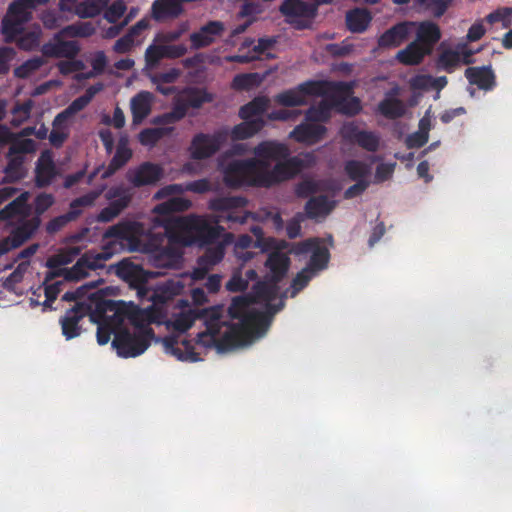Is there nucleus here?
I'll list each match as a JSON object with an SVG mask.
<instances>
[{"label":"nucleus","instance_id":"nucleus-1","mask_svg":"<svg viewBox=\"0 0 512 512\" xmlns=\"http://www.w3.org/2000/svg\"><path fill=\"white\" fill-rule=\"evenodd\" d=\"M253 299L249 295L236 296L228 307L231 319L237 323L227 326L222 338H219V349L232 348L248 343L253 337L269 325L271 318L284 307V301L268 304L267 311L251 308Z\"/></svg>","mask_w":512,"mask_h":512},{"label":"nucleus","instance_id":"nucleus-2","mask_svg":"<svg viewBox=\"0 0 512 512\" xmlns=\"http://www.w3.org/2000/svg\"><path fill=\"white\" fill-rule=\"evenodd\" d=\"M191 206L189 200L181 197H172L165 202L155 206L154 213L162 219L157 218V222L161 223L167 230L172 227H183L190 230L198 242L200 247L214 244L219 238L225 234V229L214 222V215L211 220L201 216H190L187 218L177 217L176 212H184Z\"/></svg>","mask_w":512,"mask_h":512},{"label":"nucleus","instance_id":"nucleus-3","mask_svg":"<svg viewBox=\"0 0 512 512\" xmlns=\"http://www.w3.org/2000/svg\"><path fill=\"white\" fill-rule=\"evenodd\" d=\"M196 320H202L205 330L197 334L196 342L204 347L219 348V334L225 322L222 320L219 307L195 308L181 313L174 320L173 326L179 332H186Z\"/></svg>","mask_w":512,"mask_h":512},{"label":"nucleus","instance_id":"nucleus-4","mask_svg":"<svg viewBox=\"0 0 512 512\" xmlns=\"http://www.w3.org/2000/svg\"><path fill=\"white\" fill-rule=\"evenodd\" d=\"M342 82H329L321 80H308L294 88L278 93L274 100L284 107H297L307 104V96H323L330 90H340Z\"/></svg>","mask_w":512,"mask_h":512},{"label":"nucleus","instance_id":"nucleus-5","mask_svg":"<svg viewBox=\"0 0 512 512\" xmlns=\"http://www.w3.org/2000/svg\"><path fill=\"white\" fill-rule=\"evenodd\" d=\"M96 312L101 316L107 312H113V317L118 323L128 319L129 322L135 327V331H142L145 329H152L150 324V314L133 304H126L124 301H115L103 299L96 303Z\"/></svg>","mask_w":512,"mask_h":512},{"label":"nucleus","instance_id":"nucleus-6","mask_svg":"<svg viewBox=\"0 0 512 512\" xmlns=\"http://www.w3.org/2000/svg\"><path fill=\"white\" fill-rule=\"evenodd\" d=\"M248 200L243 196L216 197L209 201L208 208L217 214L214 215L216 224L230 222L244 224L252 213L244 210Z\"/></svg>","mask_w":512,"mask_h":512},{"label":"nucleus","instance_id":"nucleus-7","mask_svg":"<svg viewBox=\"0 0 512 512\" xmlns=\"http://www.w3.org/2000/svg\"><path fill=\"white\" fill-rule=\"evenodd\" d=\"M259 177L260 161L252 158L231 161L223 170V181L229 188L258 187Z\"/></svg>","mask_w":512,"mask_h":512},{"label":"nucleus","instance_id":"nucleus-8","mask_svg":"<svg viewBox=\"0 0 512 512\" xmlns=\"http://www.w3.org/2000/svg\"><path fill=\"white\" fill-rule=\"evenodd\" d=\"M154 335L153 329L134 331L133 333L127 328L119 329L115 332L112 346L121 357H137L148 349Z\"/></svg>","mask_w":512,"mask_h":512},{"label":"nucleus","instance_id":"nucleus-9","mask_svg":"<svg viewBox=\"0 0 512 512\" xmlns=\"http://www.w3.org/2000/svg\"><path fill=\"white\" fill-rule=\"evenodd\" d=\"M302 168V160L298 157H288L277 161L272 169L267 161H260V182L258 187H271L274 184L295 176Z\"/></svg>","mask_w":512,"mask_h":512},{"label":"nucleus","instance_id":"nucleus-10","mask_svg":"<svg viewBox=\"0 0 512 512\" xmlns=\"http://www.w3.org/2000/svg\"><path fill=\"white\" fill-rule=\"evenodd\" d=\"M279 12L291 27L305 30L311 27L317 14V6L304 0H283Z\"/></svg>","mask_w":512,"mask_h":512},{"label":"nucleus","instance_id":"nucleus-11","mask_svg":"<svg viewBox=\"0 0 512 512\" xmlns=\"http://www.w3.org/2000/svg\"><path fill=\"white\" fill-rule=\"evenodd\" d=\"M228 133L224 130L215 131L213 134L198 133L194 135L189 148L191 158L203 160L216 154L227 140Z\"/></svg>","mask_w":512,"mask_h":512},{"label":"nucleus","instance_id":"nucleus-12","mask_svg":"<svg viewBox=\"0 0 512 512\" xmlns=\"http://www.w3.org/2000/svg\"><path fill=\"white\" fill-rule=\"evenodd\" d=\"M213 100L214 95L206 88L187 86L177 92L173 103L182 110V116L185 118L190 108L199 109L205 103H211Z\"/></svg>","mask_w":512,"mask_h":512},{"label":"nucleus","instance_id":"nucleus-13","mask_svg":"<svg viewBox=\"0 0 512 512\" xmlns=\"http://www.w3.org/2000/svg\"><path fill=\"white\" fill-rule=\"evenodd\" d=\"M96 198V193L89 192L72 200L70 203V210L67 213L54 217L46 224V232L48 234H55L64 228L69 222L75 221L82 214V208L92 206Z\"/></svg>","mask_w":512,"mask_h":512},{"label":"nucleus","instance_id":"nucleus-14","mask_svg":"<svg viewBox=\"0 0 512 512\" xmlns=\"http://www.w3.org/2000/svg\"><path fill=\"white\" fill-rule=\"evenodd\" d=\"M142 226L135 221H120L119 223L110 226L104 232L105 239H114L115 241L123 244L126 243L131 251H136L140 246L139 236L141 234Z\"/></svg>","mask_w":512,"mask_h":512},{"label":"nucleus","instance_id":"nucleus-15","mask_svg":"<svg viewBox=\"0 0 512 512\" xmlns=\"http://www.w3.org/2000/svg\"><path fill=\"white\" fill-rule=\"evenodd\" d=\"M341 135L345 141L356 143L369 152H376L379 148V137L374 132L360 130L354 123L344 124Z\"/></svg>","mask_w":512,"mask_h":512},{"label":"nucleus","instance_id":"nucleus-16","mask_svg":"<svg viewBox=\"0 0 512 512\" xmlns=\"http://www.w3.org/2000/svg\"><path fill=\"white\" fill-rule=\"evenodd\" d=\"M224 31L225 25L223 22L218 20L208 21L198 31L190 34L191 48L199 50L210 46L218 37L223 35Z\"/></svg>","mask_w":512,"mask_h":512},{"label":"nucleus","instance_id":"nucleus-17","mask_svg":"<svg viewBox=\"0 0 512 512\" xmlns=\"http://www.w3.org/2000/svg\"><path fill=\"white\" fill-rule=\"evenodd\" d=\"M416 27V22L402 21L387 29L378 38L380 48H396L404 43Z\"/></svg>","mask_w":512,"mask_h":512},{"label":"nucleus","instance_id":"nucleus-18","mask_svg":"<svg viewBox=\"0 0 512 512\" xmlns=\"http://www.w3.org/2000/svg\"><path fill=\"white\" fill-rule=\"evenodd\" d=\"M163 175L162 168L151 162H144L127 172L126 178L134 187H142L157 183Z\"/></svg>","mask_w":512,"mask_h":512},{"label":"nucleus","instance_id":"nucleus-19","mask_svg":"<svg viewBox=\"0 0 512 512\" xmlns=\"http://www.w3.org/2000/svg\"><path fill=\"white\" fill-rule=\"evenodd\" d=\"M58 169L53 159V155L49 150L43 151L35 166L34 183L37 188H45L52 184L58 176Z\"/></svg>","mask_w":512,"mask_h":512},{"label":"nucleus","instance_id":"nucleus-20","mask_svg":"<svg viewBox=\"0 0 512 512\" xmlns=\"http://www.w3.org/2000/svg\"><path fill=\"white\" fill-rule=\"evenodd\" d=\"M327 128L323 124L303 122L297 125L289 134V137L298 143L314 145L325 137Z\"/></svg>","mask_w":512,"mask_h":512},{"label":"nucleus","instance_id":"nucleus-21","mask_svg":"<svg viewBox=\"0 0 512 512\" xmlns=\"http://www.w3.org/2000/svg\"><path fill=\"white\" fill-rule=\"evenodd\" d=\"M163 346L167 354L175 356L178 360L190 362L200 360L190 340H179L178 337L167 336L163 339Z\"/></svg>","mask_w":512,"mask_h":512},{"label":"nucleus","instance_id":"nucleus-22","mask_svg":"<svg viewBox=\"0 0 512 512\" xmlns=\"http://www.w3.org/2000/svg\"><path fill=\"white\" fill-rule=\"evenodd\" d=\"M86 316V307L83 304L76 305L68 309L65 315L60 319L62 334L67 340L78 337L81 334L79 322Z\"/></svg>","mask_w":512,"mask_h":512},{"label":"nucleus","instance_id":"nucleus-23","mask_svg":"<svg viewBox=\"0 0 512 512\" xmlns=\"http://www.w3.org/2000/svg\"><path fill=\"white\" fill-rule=\"evenodd\" d=\"M63 37H53V41H49L42 46V54L51 58H74L80 51V47L76 41L62 40Z\"/></svg>","mask_w":512,"mask_h":512},{"label":"nucleus","instance_id":"nucleus-24","mask_svg":"<svg viewBox=\"0 0 512 512\" xmlns=\"http://www.w3.org/2000/svg\"><path fill=\"white\" fill-rule=\"evenodd\" d=\"M253 153L258 161H280L286 159L290 155L288 147L275 141H262L255 146Z\"/></svg>","mask_w":512,"mask_h":512},{"label":"nucleus","instance_id":"nucleus-25","mask_svg":"<svg viewBox=\"0 0 512 512\" xmlns=\"http://www.w3.org/2000/svg\"><path fill=\"white\" fill-rule=\"evenodd\" d=\"M465 77L471 85H476L481 90L491 91L496 86V76L491 66L468 67Z\"/></svg>","mask_w":512,"mask_h":512},{"label":"nucleus","instance_id":"nucleus-26","mask_svg":"<svg viewBox=\"0 0 512 512\" xmlns=\"http://www.w3.org/2000/svg\"><path fill=\"white\" fill-rule=\"evenodd\" d=\"M416 39L428 52H432L434 46L441 39V31L437 24L431 21L416 23Z\"/></svg>","mask_w":512,"mask_h":512},{"label":"nucleus","instance_id":"nucleus-27","mask_svg":"<svg viewBox=\"0 0 512 512\" xmlns=\"http://www.w3.org/2000/svg\"><path fill=\"white\" fill-rule=\"evenodd\" d=\"M111 256L112 253L108 251L99 253L86 252L73 266V271H76L77 274H81V279H83L88 275L87 269L96 270L104 267L105 262L109 260Z\"/></svg>","mask_w":512,"mask_h":512},{"label":"nucleus","instance_id":"nucleus-28","mask_svg":"<svg viewBox=\"0 0 512 512\" xmlns=\"http://www.w3.org/2000/svg\"><path fill=\"white\" fill-rule=\"evenodd\" d=\"M290 263V258L287 254L278 249L272 251L265 262V266L270 273L269 278L273 279L274 282L282 281L288 272Z\"/></svg>","mask_w":512,"mask_h":512},{"label":"nucleus","instance_id":"nucleus-29","mask_svg":"<svg viewBox=\"0 0 512 512\" xmlns=\"http://www.w3.org/2000/svg\"><path fill=\"white\" fill-rule=\"evenodd\" d=\"M278 283L274 282L271 278L258 281L254 284L251 293L248 295L253 299V303L265 302V311H267V305L272 304L271 302L277 297Z\"/></svg>","mask_w":512,"mask_h":512},{"label":"nucleus","instance_id":"nucleus-30","mask_svg":"<svg viewBox=\"0 0 512 512\" xmlns=\"http://www.w3.org/2000/svg\"><path fill=\"white\" fill-rule=\"evenodd\" d=\"M153 101V94L148 91H141L131 99V113L134 125L142 121L150 114Z\"/></svg>","mask_w":512,"mask_h":512},{"label":"nucleus","instance_id":"nucleus-31","mask_svg":"<svg viewBox=\"0 0 512 512\" xmlns=\"http://www.w3.org/2000/svg\"><path fill=\"white\" fill-rule=\"evenodd\" d=\"M233 241V234L225 233L221 241L214 244L206 245V249L199 257L201 263H204L211 268L220 263L225 255L226 246Z\"/></svg>","mask_w":512,"mask_h":512},{"label":"nucleus","instance_id":"nucleus-32","mask_svg":"<svg viewBox=\"0 0 512 512\" xmlns=\"http://www.w3.org/2000/svg\"><path fill=\"white\" fill-rule=\"evenodd\" d=\"M336 206V201L326 195L311 197L305 204V212L308 218L317 219L329 215Z\"/></svg>","mask_w":512,"mask_h":512},{"label":"nucleus","instance_id":"nucleus-33","mask_svg":"<svg viewBox=\"0 0 512 512\" xmlns=\"http://www.w3.org/2000/svg\"><path fill=\"white\" fill-rule=\"evenodd\" d=\"M40 224V217L34 216L23 221L17 227L12 229L8 237L11 239L13 244H15L16 248H18L35 234V232L40 227Z\"/></svg>","mask_w":512,"mask_h":512},{"label":"nucleus","instance_id":"nucleus-34","mask_svg":"<svg viewBox=\"0 0 512 512\" xmlns=\"http://www.w3.org/2000/svg\"><path fill=\"white\" fill-rule=\"evenodd\" d=\"M127 145V138H120L116 148V152L110 160L108 167L104 171L102 178L105 179L111 177L117 170L122 168L131 159L132 150Z\"/></svg>","mask_w":512,"mask_h":512},{"label":"nucleus","instance_id":"nucleus-35","mask_svg":"<svg viewBox=\"0 0 512 512\" xmlns=\"http://www.w3.org/2000/svg\"><path fill=\"white\" fill-rule=\"evenodd\" d=\"M6 158L8 162L3 170L4 177L1 183L9 184L22 180L26 176L25 157L22 155L8 156L7 153Z\"/></svg>","mask_w":512,"mask_h":512},{"label":"nucleus","instance_id":"nucleus-36","mask_svg":"<svg viewBox=\"0 0 512 512\" xmlns=\"http://www.w3.org/2000/svg\"><path fill=\"white\" fill-rule=\"evenodd\" d=\"M151 10L153 18L161 21L178 17L183 12V7L179 0H155Z\"/></svg>","mask_w":512,"mask_h":512},{"label":"nucleus","instance_id":"nucleus-37","mask_svg":"<svg viewBox=\"0 0 512 512\" xmlns=\"http://www.w3.org/2000/svg\"><path fill=\"white\" fill-rule=\"evenodd\" d=\"M116 273L119 277L137 286L139 290L142 289L143 284L146 282L144 270L138 265L125 260L117 264Z\"/></svg>","mask_w":512,"mask_h":512},{"label":"nucleus","instance_id":"nucleus-38","mask_svg":"<svg viewBox=\"0 0 512 512\" xmlns=\"http://www.w3.org/2000/svg\"><path fill=\"white\" fill-rule=\"evenodd\" d=\"M421 43L415 40L409 43L404 49L398 51L396 59L404 65H418L425 56L430 55Z\"/></svg>","mask_w":512,"mask_h":512},{"label":"nucleus","instance_id":"nucleus-39","mask_svg":"<svg viewBox=\"0 0 512 512\" xmlns=\"http://www.w3.org/2000/svg\"><path fill=\"white\" fill-rule=\"evenodd\" d=\"M265 126V121L261 117L255 119H247L235 125L231 130V138L233 140H245L255 134Z\"/></svg>","mask_w":512,"mask_h":512},{"label":"nucleus","instance_id":"nucleus-40","mask_svg":"<svg viewBox=\"0 0 512 512\" xmlns=\"http://www.w3.org/2000/svg\"><path fill=\"white\" fill-rule=\"evenodd\" d=\"M371 20L372 16L366 9L355 8L346 14L347 28L353 33L364 32L368 28Z\"/></svg>","mask_w":512,"mask_h":512},{"label":"nucleus","instance_id":"nucleus-41","mask_svg":"<svg viewBox=\"0 0 512 512\" xmlns=\"http://www.w3.org/2000/svg\"><path fill=\"white\" fill-rule=\"evenodd\" d=\"M337 102L322 100L317 105L309 107L305 111V121L316 124L326 123L331 118V112Z\"/></svg>","mask_w":512,"mask_h":512},{"label":"nucleus","instance_id":"nucleus-42","mask_svg":"<svg viewBox=\"0 0 512 512\" xmlns=\"http://www.w3.org/2000/svg\"><path fill=\"white\" fill-rule=\"evenodd\" d=\"M378 112L387 119L395 120L405 115L406 106L396 97H385L378 104Z\"/></svg>","mask_w":512,"mask_h":512},{"label":"nucleus","instance_id":"nucleus-43","mask_svg":"<svg viewBox=\"0 0 512 512\" xmlns=\"http://www.w3.org/2000/svg\"><path fill=\"white\" fill-rule=\"evenodd\" d=\"M181 254L173 247L166 246L162 248H156L153 251V264L159 268H169L174 266L179 259Z\"/></svg>","mask_w":512,"mask_h":512},{"label":"nucleus","instance_id":"nucleus-44","mask_svg":"<svg viewBox=\"0 0 512 512\" xmlns=\"http://www.w3.org/2000/svg\"><path fill=\"white\" fill-rule=\"evenodd\" d=\"M268 106V97L257 96L240 108L239 116L243 120L254 119L253 117L262 115L267 110Z\"/></svg>","mask_w":512,"mask_h":512},{"label":"nucleus","instance_id":"nucleus-45","mask_svg":"<svg viewBox=\"0 0 512 512\" xmlns=\"http://www.w3.org/2000/svg\"><path fill=\"white\" fill-rule=\"evenodd\" d=\"M264 75L257 72L241 73L234 76L231 88L236 91H249L261 85Z\"/></svg>","mask_w":512,"mask_h":512},{"label":"nucleus","instance_id":"nucleus-46","mask_svg":"<svg viewBox=\"0 0 512 512\" xmlns=\"http://www.w3.org/2000/svg\"><path fill=\"white\" fill-rule=\"evenodd\" d=\"M28 198L29 193L27 191L22 192L18 197L2 208L0 210V222L8 221L17 215L24 213Z\"/></svg>","mask_w":512,"mask_h":512},{"label":"nucleus","instance_id":"nucleus-47","mask_svg":"<svg viewBox=\"0 0 512 512\" xmlns=\"http://www.w3.org/2000/svg\"><path fill=\"white\" fill-rule=\"evenodd\" d=\"M329 260V250L320 242L313 249L306 268L317 274L319 271H322L327 268Z\"/></svg>","mask_w":512,"mask_h":512},{"label":"nucleus","instance_id":"nucleus-48","mask_svg":"<svg viewBox=\"0 0 512 512\" xmlns=\"http://www.w3.org/2000/svg\"><path fill=\"white\" fill-rule=\"evenodd\" d=\"M173 131L174 127L145 128L138 134V140L143 146L153 147Z\"/></svg>","mask_w":512,"mask_h":512},{"label":"nucleus","instance_id":"nucleus-49","mask_svg":"<svg viewBox=\"0 0 512 512\" xmlns=\"http://www.w3.org/2000/svg\"><path fill=\"white\" fill-rule=\"evenodd\" d=\"M42 30L39 25L34 26L31 30L19 34L14 41L18 48L25 51H32L40 44Z\"/></svg>","mask_w":512,"mask_h":512},{"label":"nucleus","instance_id":"nucleus-50","mask_svg":"<svg viewBox=\"0 0 512 512\" xmlns=\"http://www.w3.org/2000/svg\"><path fill=\"white\" fill-rule=\"evenodd\" d=\"M25 24L26 22L6 14L1 22V32L5 42H14L16 37L23 32Z\"/></svg>","mask_w":512,"mask_h":512},{"label":"nucleus","instance_id":"nucleus-51","mask_svg":"<svg viewBox=\"0 0 512 512\" xmlns=\"http://www.w3.org/2000/svg\"><path fill=\"white\" fill-rule=\"evenodd\" d=\"M110 0H84L77 5L75 14L80 18H94L108 6Z\"/></svg>","mask_w":512,"mask_h":512},{"label":"nucleus","instance_id":"nucleus-52","mask_svg":"<svg viewBox=\"0 0 512 512\" xmlns=\"http://www.w3.org/2000/svg\"><path fill=\"white\" fill-rule=\"evenodd\" d=\"M183 285L179 281L168 280L154 291L152 299L155 302L166 303L174 296L180 294Z\"/></svg>","mask_w":512,"mask_h":512},{"label":"nucleus","instance_id":"nucleus-53","mask_svg":"<svg viewBox=\"0 0 512 512\" xmlns=\"http://www.w3.org/2000/svg\"><path fill=\"white\" fill-rule=\"evenodd\" d=\"M8 156L32 154L36 151V142L30 138H21L14 133L13 139L9 142Z\"/></svg>","mask_w":512,"mask_h":512},{"label":"nucleus","instance_id":"nucleus-54","mask_svg":"<svg viewBox=\"0 0 512 512\" xmlns=\"http://www.w3.org/2000/svg\"><path fill=\"white\" fill-rule=\"evenodd\" d=\"M95 32L91 23L83 22L71 24L62 28L56 33V38L59 37H89Z\"/></svg>","mask_w":512,"mask_h":512},{"label":"nucleus","instance_id":"nucleus-55","mask_svg":"<svg viewBox=\"0 0 512 512\" xmlns=\"http://www.w3.org/2000/svg\"><path fill=\"white\" fill-rule=\"evenodd\" d=\"M44 65L42 57L35 56L23 62L14 69V76L19 79H27Z\"/></svg>","mask_w":512,"mask_h":512},{"label":"nucleus","instance_id":"nucleus-56","mask_svg":"<svg viewBox=\"0 0 512 512\" xmlns=\"http://www.w3.org/2000/svg\"><path fill=\"white\" fill-rule=\"evenodd\" d=\"M52 126L53 129L49 134L50 144L55 148H60L69 137V130L66 125V121H60L57 123L55 117L52 122Z\"/></svg>","mask_w":512,"mask_h":512},{"label":"nucleus","instance_id":"nucleus-57","mask_svg":"<svg viewBox=\"0 0 512 512\" xmlns=\"http://www.w3.org/2000/svg\"><path fill=\"white\" fill-rule=\"evenodd\" d=\"M345 173L352 181L366 179L370 173V167L359 160H349L344 166Z\"/></svg>","mask_w":512,"mask_h":512},{"label":"nucleus","instance_id":"nucleus-58","mask_svg":"<svg viewBox=\"0 0 512 512\" xmlns=\"http://www.w3.org/2000/svg\"><path fill=\"white\" fill-rule=\"evenodd\" d=\"M109 198H115L109 205L119 215L131 202L132 196L128 190L122 188H114L109 191Z\"/></svg>","mask_w":512,"mask_h":512},{"label":"nucleus","instance_id":"nucleus-59","mask_svg":"<svg viewBox=\"0 0 512 512\" xmlns=\"http://www.w3.org/2000/svg\"><path fill=\"white\" fill-rule=\"evenodd\" d=\"M33 108V101L28 99L23 103H17L12 109L13 118L11 120L12 126L18 127L26 120L29 119L31 110Z\"/></svg>","mask_w":512,"mask_h":512},{"label":"nucleus","instance_id":"nucleus-60","mask_svg":"<svg viewBox=\"0 0 512 512\" xmlns=\"http://www.w3.org/2000/svg\"><path fill=\"white\" fill-rule=\"evenodd\" d=\"M90 102L81 95L74 99L68 107L56 115V122L67 121L69 118L83 110Z\"/></svg>","mask_w":512,"mask_h":512},{"label":"nucleus","instance_id":"nucleus-61","mask_svg":"<svg viewBox=\"0 0 512 512\" xmlns=\"http://www.w3.org/2000/svg\"><path fill=\"white\" fill-rule=\"evenodd\" d=\"M127 10L124 0H115L104 9V19L111 23L116 24L122 18Z\"/></svg>","mask_w":512,"mask_h":512},{"label":"nucleus","instance_id":"nucleus-62","mask_svg":"<svg viewBox=\"0 0 512 512\" xmlns=\"http://www.w3.org/2000/svg\"><path fill=\"white\" fill-rule=\"evenodd\" d=\"M40 20L46 29L53 30L62 26L68 20L56 10L46 9L40 14Z\"/></svg>","mask_w":512,"mask_h":512},{"label":"nucleus","instance_id":"nucleus-63","mask_svg":"<svg viewBox=\"0 0 512 512\" xmlns=\"http://www.w3.org/2000/svg\"><path fill=\"white\" fill-rule=\"evenodd\" d=\"M512 8H499L486 16V20L490 24L501 22L503 28H509L512 24Z\"/></svg>","mask_w":512,"mask_h":512},{"label":"nucleus","instance_id":"nucleus-64","mask_svg":"<svg viewBox=\"0 0 512 512\" xmlns=\"http://www.w3.org/2000/svg\"><path fill=\"white\" fill-rule=\"evenodd\" d=\"M164 58L163 45L151 44L147 47L145 51V64L147 68H156Z\"/></svg>","mask_w":512,"mask_h":512}]
</instances>
